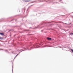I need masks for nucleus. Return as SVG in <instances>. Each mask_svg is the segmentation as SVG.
Wrapping results in <instances>:
<instances>
[{
  "mask_svg": "<svg viewBox=\"0 0 73 73\" xmlns=\"http://www.w3.org/2000/svg\"><path fill=\"white\" fill-rule=\"evenodd\" d=\"M47 40H52V38H50L48 37L47 38Z\"/></svg>",
  "mask_w": 73,
  "mask_h": 73,
  "instance_id": "nucleus-1",
  "label": "nucleus"
},
{
  "mask_svg": "<svg viewBox=\"0 0 73 73\" xmlns=\"http://www.w3.org/2000/svg\"><path fill=\"white\" fill-rule=\"evenodd\" d=\"M0 35H2V36H3V35H4V33H0Z\"/></svg>",
  "mask_w": 73,
  "mask_h": 73,
  "instance_id": "nucleus-2",
  "label": "nucleus"
},
{
  "mask_svg": "<svg viewBox=\"0 0 73 73\" xmlns=\"http://www.w3.org/2000/svg\"><path fill=\"white\" fill-rule=\"evenodd\" d=\"M70 35H73V33H70Z\"/></svg>",
  "mask_w": 73,
  "mask_h": 73,
  "instance_id": "nucleus-3",
  "label": "nucleus"
},
{
  "mask_svg": "<svg viewBox=\"0 0 73 73\" xmlns=\"http://www.w3.org/2000/svg\"><path fill=\"white\" fill-rule=\"evenodd\" d=\"M2 38L0 37V39H2Z\"/></svg>",
  "mask_w": 73,
  "mask_h": 73,
  "instance_id": "nucleus-4",
  "label": "nucleus"
},
{
  "mask_svg": "<svg viewBox=\"0 0 73 73\" xmlns=\"http://www.w3.org/2000/svg\"><path fill=\"white\" fill-rule=\"evenodd\" d=\"M18 54H17V55H16V57H17V56H18Z\"/></svg>",
  "mask_w": 73,
  "mask_h": 73,
  "instance_id": "nucleus-5",
  "label": "nucleus"
},
{
  "mask_svg": "<svg viewBox=\"0 0 73 73\" xmlns=\"http://www.w3.org/2000/svg\"><path fill=\"white\" fill-rule=\"evenodd\" d=\"M60 1H62V0H60Z\"/></svg>",
  "mask_w": 73,
  "mask_h": 73,
  "instance_id": "nucleus-6",
  "label": "nucleus"
}]
</instances>
